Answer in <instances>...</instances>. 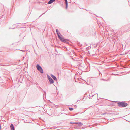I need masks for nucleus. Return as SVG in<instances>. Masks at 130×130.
<instances>
[{
	"label": "nucleus",
	"instance_id": "obj_1",
	"mask_svg": "<svg viewBox=\"0 0 130 130\" xmlns=\"http://www.w3.org/2000/svg\"><path fill=\"white\" fill-rule=\"evenodd\" d=\"M118 105L119 107H123L126 106L128 105L127 103L125 102H120L118 103Z\"/></svg>",
	"mask_w": 130,
	"mask_h": 130
},
{
	"label": "nucleus",
	"instance_id": "obj_2",
	"mask_svg": "<svg viewBox=\"0 0 130 130\" xmlns=\"http://www.w3.org/2000/svg\"><path fill=\"white\" fill-rule=\"evenodd\" d=\"M36 67L37 70L39 71L41 73H43V69L38 64H37L36 65Z\"/></svg>",
	"mask_w": 130,
	"mask_h": 130
},
{
	"label": "nucleus",
	"instance_id": "obj_3",
	"mask_svg": "<svg viewBox=\"0 0 130 130\" xmlns=\"http://www.w3.org/2000/svg\"><path fill=\"white\" fill-rule=\"evenodd\" d=\"M58 37L61 41L64 42H66V40L64 38L62 35H61V36L60 35Z\"/></svg>",
	"mask_w": 130,
	"mask_h": 130
},
{
	"label": "nucleus",
	"instance_id": "obj_4",
	"mask_svg": "<svg viewBox=\"0 0 130 130\" xmlns=\"http://www.w3.org/2000/svg\"><path fill=\"white\" fill-rule=\"evenodd\" d=\"M47 76L49 81V83L50 84L53 83L54 82L53 80L50 77V76L48 75H47Z\"/></svg>",
	"mask_w": 130,
	"mask_h": 130
},
{
	"label": "nucleus",
	"instance_id": "obj_5",
	"mask_svg": "<svg viewBox=\"0 0 130 130\" xmlns=\"http://www.w3.org/2000/svg\"><path fill=\"white\" fill-rule=\"evenodd\" d=\"M51 77L55 81H56L57 80V78L54 75H53L52 74H51Z\"/></svg>",
	"mask_w": 130,
	"mask_h": 130
},
{
	"label": "nucleus",
	"instance_id": "obj_6",
	"mask_svg": "<svg viewBox=\"0 0 130 130\" xmlns=\"http://www.w3.org/2000/svg\"><path fill=\"white\" fill-rule=\"evenodd\" d=\"M11 130H15L14 129V126L13 124H12L10 126Z\"/></svg>",
	"mask_w": 130,
	"mask_h": 130
},
{
	"label": "nucleus",
	"instance_id": "obj_7",
	"mask_svg": "<svg viewBox=\"0 0 130 130\" xmlns=\"http://www.w3.org/2000/svg\"><path fill=\"white\" fill-rule=\"evenodd\" d=\"M56 0H50L48 2V4H51L54 2Z\"/></svg>",
	"mask_w": 130,
	"mask_h": 130
},
{
	"label": "nucleus",
	"instance_id": "obj_8",
	"mask_svg": "<svg viewBox=\"0 0 130 130\" xmlns=\"http://www.w3.org/2000/svg\"><path fill=\"white\" fill-rule=\"evenodd\" d=\"M65 2L66 4V9H67L68 7V2L67 0H65Z\"/></svg>",
	"mask_w": 130,
	"mask_h": 130
},
{
	"label": "nucleus",
	"instance_id": "obj_9",
	"mask_svg": "<svg viewBox=\"0 0 130 130\" xmlns=\"http://www.w3.org/2000/svg\"><path fill=\"white\" fill-rule=\"evenodd\" d=\"M56 31L57 34V35L58 36H58L60 35L59 34H60V32H59L58 30L57 29H56Z\"/></svg>",
	"mask_w": 130,
	"mask_h": 130
},
{
	"label": "nucleus",
	"instance_id": "obj_10",
	"mask_svg": "<svg viewBox=\"0 0 130 130\" xmlns=\"http://www.w3.org/2000/svg\"><path fill=\"white\" fill-rule=\"evenodd\" d=\"M77 123H78V125L79 126H82L83 125V124L82 123L79 122H77Z\"/></svg>",
	"mask_w": 130,
	"mask_h": 130
},
{
	"label": "nucleus",
	"instance_id": "obj_11",
	"mask_svg": "<svg viewBox=\"0 0 130 130\" xmlns=\"http://www.w3.org/2000/svg\"><path fill=\"white\" fill-rule=\"evenodd\" d=\"M70 124H78V123H77V122H70Z\"/></svg>",
	"mask_w": 130,
	"mask_h": 130
},
{
	"label": "nucleus",
	"instance_id": "obj_12",
	"mask_svg": "<svg viewBox=\"0 0 130 130\" xmlns=\"http://www.w3.org/2000/svg\"><path fill=\"white\" fill-rule=\"evenodd\" d=\"M69 109L70 111H72L73 109V108H69Z\"/></svg>",
	"mask_w": 130,
	"mask_h": 130
},
{
	"label": "nucleus",
	"instance_id": "obj_13",
	"mask_svg": "<svg viewBox=\"0 0 130 130\" xmlns=\"http://www.w3.org/2000/svg\"><path fill=\"white\" fill-rule=\"evenodd\" d=\"M95 95H96L97 97H98V94H95Z\"/></svg>",
	"mask_w": 130,
	"mask_h": 130
},
{
	"label": "nucleus",
	"instance_id": "obj_14",
	"mask_svg": "<svg viewBox=\"0 0 130 130\" xmlns=\"http://www.w3.org/2000/svg\"><path fill=\"white\" fill-rule=\"evenodd\" d=\"M92 96H94V95H93V94H92Z\"/></svg>",
	"mask_w": 130,
	"mask_h": 130
},
{
	"label": "nucleus",
	"instance_id": "obj_15",
	"mask_svg": "<svg viewBox=\"0 0 130 130\" xmlns=\"http://www.w3.org/2000/svg\"><path fill=\"white\" fill-rule=\"evenodd\" d=\"M92 96H94V95H93V94H92Z\"/></svg>",
	"mask_w": 130,
	"mask_h": 130
},
{
	"label": "nucleus",
	"instance_id": "obj_16",
	"mask_svg": "<svg viewBox=\"0 0 130 130\" xmlns=\"http://www.w3.org/2000/svg\"><path fill=\"white\" fill-rule=\"evenodd\" d=\"M41 89H42V88H41Z\"/></svg>",
	"mask_w": 130,
	"mask_h": 130
},
{
	"label": "nucleus",
	"instance_id": "obj_17",
	"mask_svg": "<svg viewBox=\"0 0 130 130\" xmlns=\"http://www.w3.org/2000/svg\"><path fill=\"white\" fill-rule=\"evenodd\" d=\"M11 28H9V29H11Z\"/></svg>",
	"mask_w": 130,
	"mask_h": 130
},
{
	"label": "nucleus",
	"instance_id": "obj_18",
	"mask_svg": "<svg viewBox=\"0 0 130 130\" xmlns=\"http://www.w3.org/2000/svg\"><path fill=\"white\" fill-rule=\"evenodd\" d=\"M59 129L58 128V129H57V130Z\"/></svg>",
	"mask_w": 130,
	"mask_h": 130
},
{
	"label": "nucleus",
	"instance_id": "obj_19",
	"mask_svg": "<svg viewBox=\"0 0 130 130\" xmlns=\"http://www.w3.org/2000/svg\"><path fill=\"white\" fill-rule=\"evenodd\" d=\"M59 129L58 128V129H57V130Z\"/></svg>",
	"mask_w": 130,
	"mask_h": 130
}]
</instances>
